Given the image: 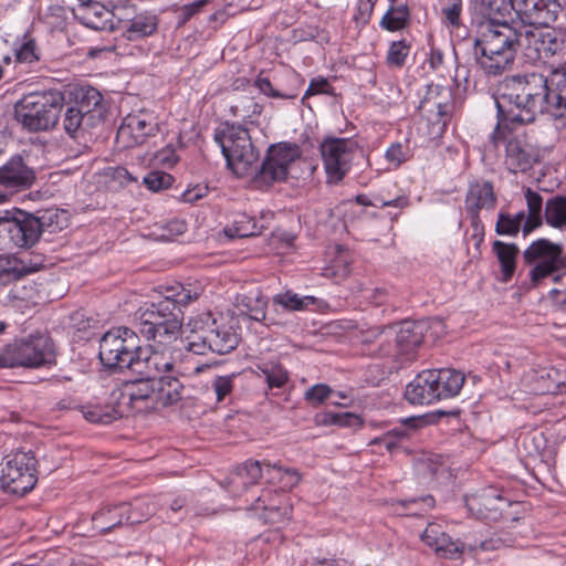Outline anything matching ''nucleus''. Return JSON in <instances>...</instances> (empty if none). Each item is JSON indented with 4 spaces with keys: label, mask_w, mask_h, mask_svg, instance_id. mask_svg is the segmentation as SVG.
I'll return each mask as SVG.
<instances>
[{
    "label": "nucleus",
    "mask_w": 566,
    "mask_h": 566,
    "mask_svg": "<svg viewBox=\"0 0 566 566\" xmlns=\"http://www.w3.org/2000/svg\"><path fill=\"white\" fill-rule=\"evenodd\" d=\"M497 124L492 139L496 143L504 130L533 123L539 114L566 111V63L551 65L548 74H527L506 80L495 98Z\"/></svg>",
    "instance_id": "obj_1"
},
{
    "label": "nucleus",
    "mask_w": 566,
    "mask_h": 566,
    "mask_svg": "<svg viewBox=\"0 0 566 566\" xmlns=\"http://www.w3.org/2000/svg\"><path fill=\"white\" fill-rule=\"evenodd\" d=\"M98 357L108 369H129L133 374L149 375L168 364L164 350L140 345V338L132 327H118L106 332L99 339Z\"/></svg>",
    "instance_id": "obj_2"
},
{
    "label": "nucleus",
    "mask_w": 566,
    "mask_h": 566,
    "mask_svg": "<svg viewBox=\"0 0 566 566\" xmlns=\"http://www.w3.org/2000/svg\"><path fill=\"white\" fill-rule=\"evenodd\" d=\"M480 24L475 41L481 51L480 64L489 74L504 71L514 60L517 49L522 50L521 27L496 20L493 15Z\"/></svg>",
    "instance_id": "obj_3"
},
{
    "label": "nucleus",
    "mask_w": 566,
    "mask_h": 566,
    "mask_svg": "<svg viewBox=\"0 0 566 566\" xmlns=\"http://www.w3.org/2000/svg\"><path fill=\"white\" fill-rule=\"evenodd\" d=\"M182 324L181 310L170 306L167 301L146 303L133 317V328L139 338L153 342L151 346L165 353H168L167 348L179 339Z\"/></svg>",
    "instance_id": "obj_4"
},
{
    "label": "nucleus",
    "mask_w": 566,
    "mask_h": 566,
    "mask_svg": "<svg viewBox=\"0 0 566 566\" xmlns=\"http://www.w3.org/2000/svg\"><path fill=\"white\" fill-rule=\"evenodd\" d=\"M57 214L52 211L31 213L18 208L0 210V250L31 249L44 231L50 229Z\"/></svg>",
    "instance_id": "obj_5"
},
{
    "label": "nucleus",
    "mask_w": 566,
    "mask_h": 566,
    "mask_svg": "<svg viewBox=\"0 0 566 566\" xmlns=\"http://www.w3.org/2000/svg\"><path fill=\"white\" fill-rule=\"evenodd\" d=\"M192 335L188 338L186 349L196 355H205L208 352L226 355L237 348L240 343V334L232 325L219 322L211 314H203L191 319Z\"/></svg>",
    "instance_id": "obj_6"
},
{
    "label": "nucleus",
    "mask_w": 566,
    "mask_h": 566,
    "mask_svg": "<svg viewBox=\"0 0 566 566\" xmlns=\"http://www.w3.org/2000/svg\"><path fill=\"white\" fill-rule=\"evenodd\" d=\"M63 104L60 91L30 93L14 104V118L29 132L49 130L59 123Z\"/></svg>",
    "instance_id": "obj_7"
},
{
    "label": "nucleus",
    "mask_w": 566,
    "mask_h": 566,
    "mask_svg": "<svg viewBox=\"0 0 566 566\" xmlns=\"http://www.w3.org/2000/svg\"><path fill=\"white\" fill-rule=\"evenodd\" d=\"M523 259L526 264L533 265L528 273V289L541 286L548 277L555 282H566V252L563 253L560 244L538 239L524 250Z\"/></svg>",
    "instance_id": "obj_8"
},
{
    "label": "nucleus",
    "mask_w": 566,
    "mask_h": 566,
    "mask_svg": "<svg viewBox=\"0 0 566 566\" xmlns=\"http://www.w3.org/2000/svg\"><path fill=\"white\" fill-rule=\"evenodd\" d=\"M54 364V344L45 334L17 339L0 350V368H41Z\"/></svg>",
    "instance_id": "obj_9"
},
{
    "label": "nucleus",
    "mask_w": 566,
    "mask_h": 566,
    "mask_svg": "<svg viewBox=\"0 0 566 566\" xmlns=\"http://www.w3.org/2000/svg\"><path fill=\"white\" fill-rule=\"evenodd\" d=\"M214 142L220 146L228 167L237 175L244 176L259 158L249 130L241 125H227L214 133Z\"/></svg>",
    "instance_id": "obj_10"
},
{
    "label": "nucleus",
    "mask_w": 566,
    "mask_h": 566,
    "mask_svg": "<svg viewBox=\"0 0 566 566\" xmlns=\"http://www.w3.org/2000/svg\"><path fill=\"white\" fill-rule=\"evenodd\" d=\"M36 463L32 451H18L7 455L1 463L2 489L17 495L29 493L38 482Z\"/></svg>",
    "instance_id": "obj_11"
},
{
    "label": "nucleus",
    "mask_w": 566,
    "mask_h": 566,
    "mask_svg": "<svg viewBox=\"0 0 566 566\" xmlns=\"http://www.w3.org/2000/svg\"><path fill=\"white\" fill-rule=\"evenodd\" d=\"M419 108L429 124L428 135L436 139L442 136L455 109L452 90L440 84L427 86Z\"/></svg>",
    "instance_id": "obj_12"
},
{
    "label": "nucleus",
    "mask_w": 566,
    "mask_h": 566,
    "mask_svg": "<svg viewBox=\"0 0 566 566\" xmlns=\"http://www.w3.org/2000/svg\"><path fill=\"white\" fill-rule=\"evenodd\" d=\"M301 149L295 143L282 142L269 147L266 156L255 175V182L271 186L287 178L292 164L301 157Z\"/></svg>",
    "instance_id": "obj_13"
},
{
    "label": "nucleus",
    "mask_w": 566,
    "mask_h": 566,
    "mask_svg": "<svg viewBox=\"0 0 566 566\" xmlns=\"http://www.w3.org/2000/svg\"><path fill=\"white\" fill-rule=\"evenodd\" d=\"M151 514V510L144 501L134 504L120 503L114 506H104L93 514V530L99 534H107L124 523L137 524Z\"/></svg>",
    "instance_id": "obj_14"
},
{
    "label": "nucleus",
    "mask_w": 566,
    "mask_h": 566,
    "mask_svg": "<svg viewBox=\"0 0 566 566\" xmlns=\"http://www.w3.org/2000/svg\"><path fill=\"white\" fill-rule=\"evenodd\" d=\"M357 144L350 138H326L321 153L328 182H338L350 169Z\"/></svg>",
    "instance_id": "obj_15"
},
{
    "label": "nucleus",
    "mask_w": 566,
    "mask_h": 566,
    "mask_svg": "<svg viewBox=\"0 0 566 566\" xmlns=\"http://www.w3.org/2000/svg\"><path fill=\"white\" fill-rule=\"evenodd\" d=\"M524 55L532 62L546 60L563 50L564 42L554 29L521 25Z\"/></svg>",
    "instance_id": "obj_16"
},
{
    "label": "nucleus",
    "mask_w": 566,
    "mask_h": 566,
    "mask_svg": "<svg viewBox=\"0 0 566 566\" xmlns=\"http://www.w3.org/2000/svg\"><path fill=\"white\" fill-rule=\"evenodd\" d=\"M164 358L167 359L168 364L165 366L158 367V370H154V373L149 375L136 374L138 377L136 379L126 381L124 385V389L120 394V398L123 403L129 406L132 409L142 410V407H138V402H145L146 408H154V379L155 376L160 374H165L171 371L175 367L174 358L169 353L164 352Z\"/></svg>",
    "instance_id": "obj_17"
},
{
    "label": "nucleus",
    "mask_w": 566,
    "mask_h": 566,
    "mask_svg": "<svg viewBox=\"0 0 566 566\" xmlns=\"http://www.w3.org/2000/svg\"><path fill=\"white\" fill-rule=\"evenodd\" d=\"M159 130L157 117L153 112L138 111L124 117L117 129L116 139L125 148L144 144L148 137L155 136Z\"/></svg>",
    "instance_id": "obj_18"
},
{
    "label": "nucleus",
    "mask_w": 566,
    "mask_h": 566,
    "mask_svg": "<svg viewBox=\"0 0 566 566\" xmlns=\"http://www.w3.org/2000/svg\"><path fill=\"white\" fill-rule=\"evenodd\" d=\"M424 327L423 323L412 321H403L395 326V353L391 356L397 364L396 368H401L416 359L417 348L423 339Z\"/></svg>",
    "instance_id": "obj_19"
},
{
    "label": "nucleus",
    "mask_w": 566,
    "mask_h": 566,
    "mask_svg": "<svg viewBox=\"0 0 566 566\" xmlns=\"http://www.w3.org/2000/svg\"><path fill=\"white\" fill-rule=\"evenodd\" d=\"M34 172L21 156H13L0 167V192L6 198L13 192L29 188L34 181Z\"/></svg>",
    "instance_id": "obj_20"
},
{
    "label": "nucleus",
    "mask_w": 566,
    "mask_h": 566,
    "mask_svg": "<svg viewBox=\"0 0 566 566\" xmlns=\"http://www.w3.org/2000/svg\"><path fill=\"white\" fill-rule=\"evenodd\" d=\"M563 9L566 10V0H532L518 17L523 25L548 27Z\"/></svg>",
    "instance_id": "obj_21"
},
{
    "label": "nucleus",
    "mask_w": 566,
    "mask_h": 566,
    "mask_svg": "<svg viewBox=\"0 0 566 566\" xmlns=\"http://www.w3.org/2000/svg\"><path fill=\"white\" fill-rule=\"evenodd\" d=\"M566 377L555 367H542L524 378L528 391L534 395H555L566 386Z\"/></svg>",
    "instance_id": "obj_22"
},
{
    "label": "nucleus",
    "mask_w": 566,
    "mask_h": 566,
    "mask_svg": "<svg viewBox=\"0 0 566 566\" xmlns=\"http://www.w3.org/2000/svg\"><path fill=\"white\" fill-rule=\"evenodd\" d=\"M421 541L443 558L457 559L464 551V544L453 541L437 523L428 524L421 534Z\"/></svg>",
    "instance_id": "obj_23"
},
{
    "label": "nucleus",
    "mask_w": 566,
    "mask_h": 566,
    "mask_svg": "<svg viewBox=\"0 0 566 566\" xmlns=\"http://www.w3.org/2000/svg\"><path fill=\"white\" fill-rule=\"evenodd\" d=\"M73 106L86 115V120H93L97 125L104 120L105 107L103 105V96L96 88L92 86H78L73 91Z\"/></svg>",
    "instance_id": "obj_24"
},
{
    "label": "nucleus",
    "mask_w": 566,
    "mask_h": 566,
    "mask_svg": "<svg viewBox=\"0 0 566 566\" xmlns=\"http://www.w3.org/2000/svg\"><path fill=\"white\" fill-rule=\"evenodd\" d=\"M14 67L18 72H41L45 62L41 59V51L34 39L24 36L22 42L14 46Z\"/></svg>",
    "instance_id": "obj_25"
},
{
    "label": "nucleus",
    "mask_w": 566,
    "mask_h": 566,
    "mask_svg": "<svg viewBox=\"0 0 566 566\" xmlns=\"http://www.w3.org/2000/svg\"><path fill=\"white\" fill-rule=\"evenodd\" d=\"M437 402L458 396L464 385L463 373L452 368L430 369Z\"/></svg>",
    "instance_id": "obj_26"
},
{
    "label": "nucleus",
    "mask_w": 566,
    "mask_h": 566,
    "mask_svg": "<svg viewBox=\"0 0 566 566\" xmlns=\"http://www.w3.org/2000/svg\"><path fill=\"white\" fill-rule=\"evenodd\" d=\"M46 258L41 253H30L20 258L7 259V266L0 269V277L20 280L45 266Z\"/></svg>",
    "instance_id": "obj_27"
},
{
    "label": "nucleus",
    "mask_w": 566,
    "mask_h": 566,
    "mask_svg": "<svg viewBox=\"0 0 566 566\" xmlns=\"http://www.w3.org/2000/svg\"><path fill=\"white\" fill-rule=\"evenodd\" d=\"M468 510L479 518H489L501 511L506 500L493 488L485 489L479 495H472L465 500Z\"/></svg>",
    "instance_id": "obj_28"
},
{
    "label": "nucleus",
    "mask_w": 566,
    "mask_h": 566,
    "mask_svg": "<svg viewBox=\"0 0 566 566\" xmlns=\"http://www.w3.org/2000/svg\"><path fill=\"white\" fill-rule=\"evenodd\" d=\"M431 370L420 371L407 386L405 398L412 405H431L437 402Z\"/></svg>",
    "instance_id": "obj_29"
},
{
    "label": "nucleus",
    "mask_w": 566,
    "mask_h": 566,
    "mask_svg": "<svg viewBox=\"0 0 566 566\" xmlns=\"http://www.w3.org/2000/svg\"><path fill=\"white\" fill-rule=\"evenodd\" d=\"M153 381L155 387L154 408L167 407L181 399L184 386L177 377L160 374L155 376Z\"/></svg>",
    "instance_id": "obj_30"
},
{
    "label": "nucleus",
    "mask_w": 566,
    "mask_h": 566,
    "mask_svg": "<svg viewBox=\"0 0 566 566\" xmlns=\"http://www.w3.org/2000/svg\"><path fill=\"white\" fill-rule=\"evenodd\" d=\"M496 205L493 185L489 181L471 182L465 198L468 212H479L482 209L491 210Z\"/></svg>",
    "instance_id": "obj_31"
},
{
    "label": "nucleus",
    "mask_w": 566,
    "mask_h": 566,
    "mask_svg": "<svg viewBox=\"0 0 566 566\" xmlns=\"http://www.w3.org/2000/svg\"><path fill=\"white\" fill-rule=\"evenodd\" d=\"M536 160L533 148L520 139H511L505 148V164L513 171H525Z\"/></svg>",
    "instance_id": "obj_32"
},
{
    "label": "nucleus",
    "mask_w": 566,
    "mask_h": 566,
    "mask_svg": "<svg viewBox=\"0 0 566 566\" xmlns=\"http://www.w3.org/2000/svg\"><path fill=\"white\" fill-rule=\"evenodd\" d=\"M262 476V468L259 461L249 460L238 467L228 478L227 488H231V492L239 494L248 486L258 483Z\"/></svg>",
    "instance_id": "obj_33"
},
{
    "label": "nucleus",
    "mask_w": 566,
    "mask_h": 566,
    "mask_svg": "<svg viewBox=\"0 0 566 566\" xmlns=\"http://www.w3.org/2000/svg\"><path fill=\"white\" fill-rule=\"evenodd\" d=\"M62 126L69 136L78 138L98 125L93 120L87 122L84 113L73 105H69L62 117Z\"/></svg>",
    "instance_id": "obj_34"
},
{
    "label": "nucleus",
    "mask_w": 566,
    "mask_h": 566,
    "mask_svg": "<svg viewBox=\"0 0 566 566\" xmlns=\"http://www.w3.org/2000/svg\"><path fill=\"white\" fill-rule=\"evenodd\" d=\"M163 298L160 301H167L170 306L180 308V306H187L191 302L196 301L199 295V289H192L191 284L184 285L181 283H175L171 285L161 286Z\"/></svg>",
    "instance_id": "obj_35"
},
{
    "label": "nucleus",
    "mask_w": 566,
    "mask_h": 566,
    "mask_svg": "<svg viewBox=\"0 0 566 566\" xmlns=\"http://www.w3.org/2000/svg\"><path fill=\"white\" fill-rule=\"evenodd\" d=\"M524 196L527 206V218L523 226V234L526 237L543 223V198L530 188L525 190Z\"/></svg>",
    "instance_id": "obj_36"
},
{
    "label": "nucleus",
    "mask_w": 566,
    "mask_h": 566,
    "mask_svg": "<svg viewBox=\"0 0 566 566\" xmlns=\"http://www.w3.org/2000/svg\"><path fill=\"white\" fill-rule=\"evenodd\" d=\"M532 0H480L478 3L486 15H499L504 18L515 11L517 15Z\"/></svg>",
    "instance_id": "obj_37"
},
{
    "label": "nucleus",
    "mask_w": 566,
    "mask_h": 566,
    "mask_svg": "<svg viewBox=\"0 0 566 566\" xmlns=\"http://www.w3.org/2000/svg\"><path fill=\"white\" fill-rule=\"evenodd\" d=\"M493 252L501 264L503 281H509L515 271L518 248L513 243L495 241L493 243Z\"/></svg>",
    "instance_id": "obj_38"
},
{
    "label": "nucleus",
    "mask_w": 566,
    "mask_h": 566,
    "mask_svg": "<svg viewBox=\"0 0 566 566\" xmlns=\"http://www.w3.org/2000/svg\"><path fill=\"white\" fill-rule=\"evenodd\" d=\"M545 221L548 226L564 230L566 228V197L555 196L545 203Z\"/></svg>",
    "instance_id": "obj_39"
},
{
    "label": "nucleus",
    "mask_w": 566,
    "mask_h": 566,
    "mask_svg": "<svg viewBox=\"0 0 566 566\" xmlns=\"http://www.w3.org/2000/svg\"><path fill=\"white\" fill-rule=\"evenodd\" d=\"M82 413L90 422L107 424L118 418H122L124 410L120 405L118 407L94 405L83 407Z\"/></svg>",
    "instance_id": "obj_40"
},
{
    "label": "nucleus",
    "mask_w": 566,
    "mask_h": 566,
    "mask_svg": "<svg viewBox=\"0 0 566 566\" xmlns=\"http://www.w3.org/2000/svg\"><path fill=\"white\" fill-rule=\"evenodd\" d=\"M157 30V18L154 14H138L134 17L127 29V38L132 41L153 34Z\"/></svg>",
    "instance_id": "obj_41"
},
{
    "label": "nucleus",
    "mask_w": 566,
    "mask_h": 566,
    "mask_svg": "<svg viewBox=\"0 0 566 566\" xmlns=\"http://www.w3.org/2000/svg\"><path fill=\"white\" fill-rule=\"evenodd\" d=\"M258 233L260 229L255 220L245 213L238 214L232 224L224 228V234L230 239L248 238Z\"/></svg>",
    "instance_id": "obj_42"
},
{
    "label": "nucleus",
    "mask_w": 566,
    "mask_h": 566,
    "mask_svg": "<svg viewBox=\"0 0 566 566\" xmlns=\"http://www.w3.org/2000/svg\"><path fill=\"white\" fill-rule=\"evenodd\" d=\"M273 305H277L283 307L286 311H303L307 308L310 305L316 303V298L314 296H298L296 293L292 291H286L284 293L275 294L272 298Z\"/></svg>",
    "instance_id": "obj_43"
},
{
    "label": "nucleus",
    "mask_w": 566,
    "mask_h": 566,
    "mask_svg": "<svg viewBox=\"0 0 566 566\" xmlns=\"http://www.w3.org/2000/svg\"><path fill=\"white\" fill-rule=\"evenodd\" d=\"M242 306L245 308L244 313L249 316V318L256 322H264L266 326H270L275 323V321L268 316L266 307L268 301L264 297H249L245 296L242 300Z\"/></svg>",
    "instance_id": "obj_44"
},
{
    "label": "nucleus",
    "mask_w": 566,
    "mask_h": 566,
    "mask_svg": "<svg viewBox=\"0 0 566 566\" xmlns=\"http://www.w3.org/2000/svg\"><path fill=\"white\" fill-rule=\"evenodd\" d=\"M269 389L283 388L289 381L287 370L280 364L265 363L260 366Z\"/></svg>",
    "instance_id": "obj_45"
},
{
    "label": "nucleus",
    "mask_w": 566,
    "mask_h": 566,
    "mask_svg": "<svg viewBox=\"0 0 566 566\" xmlns=\"http://www.w3.org/2000/svg\"><path fill=\"white\" fill-rule=\"evenodd\" d=\"M254 86L268 97L271 98H283L294 99L298 96V88H292L289 91H280L273 87L271 81L268 77H263L261 74L255 78Z\"/></svg>",
    "instance_id": "obj_46"
},
{
    "label": "nucleus",
    "mask_w": 566,
    "mask_h": 566,
    "mask_svg": "<svg viewBox=\"0 0 566 566\" xmlns=\"http://www.w3.org/2000/svg\"><path fill=\"white\" fill-rule=\"evenodd\" d=\"M263 111V106L251 97H242L237 105L231 106L234 116L242 118L244 122L253 123V116H259Z\"/></svg>",
    "instance_id": "obj_47"
},
{
    "label": "nucleus",
    "mask_w": 566,
    "mask_h": 566,
    "mask_svg": "<svg viewBox=\"0 0 566 566\" xmlns=\"http://www.w3.org/2000/svg\"><path fill=\"white\" fill-rule=\"evenodd\" d=\"M412 36L407 34L399 40L391 39V65L402 66L409 56Z\"/></svg>",
    "instance_id": "obj_48"
},
{
    "label": "nucleus",
    "mask_w": 566,
    "mask_h": 566,
    "mask_svg": "<svg viewBox=\"0 0 566 566\" xmlns=\"http://www.w3.org/2000/svg\"><path fill=\"white\" fill-rule=\"evenodd\" d=\"M213 0H195L190 3L177 7L175 13L177 17L178 25H184L192 18L200 14L203 9Z\"/></svg>",
    "instance_id": "obj_49"
},
{
    "label": "nucleus",
    "mask_w": 566,
    "mask_h": 566,
    "mask_svg": "<svg viewBox=\"0 0 566 566\" xmlns=\"http://www.w3.org/2000/svg\"><path fill=\"white\" fill-rule=\"evenodd\" d=\"M322 422L344 428H359L361 426L360 417L352 412H326L323 415Z\"/></svg>",
    "instance_id": "obj_50"
},
{
    "label": "nucleus",
    "mask_w": 566,
    "mask_h": 566,
    "mask_svg": "<svg viewBox=\"0 0 566 566\" xmlns=\"http://www.w3.org/2000/svg\"><path fill=\"white\" fill-rule=\"evenodd\" d=\"M174 182V177L165 171H150L144 177V184L151 191H160L169 188Z\"/></svg>",
    "instance_id": "obj_51"
},
{
    "label": "nucleus",
    "mask_w": 566,
    "mask_h": 566,
    "mask_svg": "<svg viewBox=\"0 0 566 566\" xmlns=\"http://www.w3.org/2000/svg\"><path fill=\"white\" fill-rule=\"evenodd\" d=\"M265 465L266 468H272L277 472L279 482L283 490H291L301 481V473L296 469H283L277 464L271 465L270 463H266Z\"/></svg>",
    "instance_id": "obj_52"
},
{
    "label": "nucleus",
    "mask_w": 566,
    "mask_h": 566,
    "mask_svg": "<svg viewBox=\"0 0 566 566\" xmlns=\"http://www.w3.org/2000/svg\"><path fill=\"white\" fill-rule=\"evenodd\" d=\"M443 415H444L443 411H438V412H430V413H424V415H420V416H412V417L400 419V423L405 429L417 430V429H420L426 426L434 423Z\"/></svg>",
    "instance_id": "obj_53"
},
{
    "label": "nucleus",
    "mask_w": 566,
    "mask_h": 566,
    "mask_svg": "<svg viewBox=\"0 0 566 566\" xmlns=\"http://www.w3.org/2000/svg\"><path fill=\"white\" fill-rule=\"evenodd\" d=\"M235 378L234 374L217 376L212 382L211 387L214 391L217 401H223L226 397L231 394L233 389V380Z\"/></svg>",
    "instance_id": "obj_54"
},
{
    "label": "nucleus",
    "mask_w": 566,
    "mask_h": 566,
    "mask_svg": "<svg viewBox=\"0 0 566 566\" xmlns=\"http://www.w3.org/2000/svg\"><path fill=\"white\" fill-rule=\"evenodd\" d=\"M521 230L517 222L511 218V214L500 213L495 226V231L500 235H516Z\"/></svg>",
    "instance_id": "obj_55"
},
{
    "label": "nucleus",
    "mask_w": 566,
    "mask_h": 566,
    "mask_svg": "<svg viewBox=\"0 0 566 566\" xmlns=\"http://www.w3.org/2000/svg\"><path fill=\"white\" fill-rule=\"evenodd\" d=\"M444 21L452 25H460V17L462 12V0H448L447 6L442 9Z\"/></svg>",
    "instance_id": "obj_56"
},
{
    "label": "nucleus",
    "mask_w": 566,
    "mask_h": 566,
    "mask_svg": "<svg viewBox=\"0 0 566 566\" xmlns=\"http://www.w3.org/2000/svg\"><path fill=\"white\" fill-rule=\"evenodd\" d=\"M410 13L406 4L391 6V32L403 29L409 22Z\"/></svg>",
    "instance_id": "obj_57"
},
{
    "label": "nucleus",
    "mask_w": 566,
    "mask_h": 566,
    "mask_svg": "<svg viewBox=\"0 0 566 566\" xmlns=\"http://www.w3.org/2000/svg\"><path fill=\"white\" fill-rule=\"evenodd\" d=\"M332 389L325 384H317L312 386L305 392V399L312 403H322L329 397Z\"/></svg>",
    "instance_id": "obj_58"
},
{
    "label": "nucleus",
    "mask_w": 566,
    "mask_h": 566,
    "mask_svg": "<svg viewBox=\"0 0 566 566\" xmlns=\"http://www.w3.org/2000/svg\"><path fill=\"white\" fill-rule=\"evenodd\" d=\"M270 495V492H264L261 496L256 500V506L255 509H263L265 511L270 512H279L282 511L283 518L291 520V513H292V506L290 504H285L284 506H277L274 503H268L266 499Z\"/></svg>",
    "instance_id": "obj_59"
},
{
    "label": "nucleus",
    "mask_w": 566,
    "mask_h": 566,
    "mask_svg": "<svg viewBox=\"0 0 566 566\" xmlns=\"http://www.w3.org/2000/svg\"><path fill=\"white\" fill-rule=\"evenodd\" d=\"M375 6V0H358L356 6V12L353 15L354 20L358 24H366L371 15Z\"/></svg>",
    "instance_id": "obj_60"
},
{
    "label": "nucleus",
    "mask_w": 566,
    "mask_h": 566,
    "mask_svg": "<svg viewBox=\"0 0 566 566\" xmlns=\"http://www.w3.org/2000/svg\"><path fill=\"white\" fill-rule=\"evenodd\" d=\"M332 86L326 78H313L305 92L304 97H308L316 94H331Z\"/></svg>",
    "instance_id": "obj_61"
},
{
    "label": "nucleus",
    "mask_w": 566,
    "mask_h": 566,
    "mask_svg": "<svg viewBox=\"0 0 566 566\" xmlns=\"http://www.w3.org/2000/svg\"><path fill=\"white\" fill-rule=\"evenodd\" d=\"M155 159L158 164L170 168L178 161L179 158L175 148L167 146L155 155Z\"/></svg>",
    "instance_id": "obj_62"
},
{
    "label": "nucleus",
    "mask_w": 566,
    "mask_h": 566,
    "mask_svg": "<svg viewBox=\"0 0 566 566\" xmlns=\"http://www.w3.org/2000/svg\"><path fill=\"white\" fill-rule=\"evenodd\" d=\"M187 230V224L185 221L174 219L167 222L165 233H163L160 237L164 240H170L174 237L180 235L185 233Z\"/></svg>",
    "instance_id": "obj_63"
},
{
    "label": "nucleus",
    "mask_w": 566,
    "mask_h": 566,
    "mask_svg": "<svg viewBox=\"0 0 566 566\" xmlns=\"http://www.w3.org/2000/svg\"><path fill=\"white\" fill-rule=\"evenodd\" d=\"M410 148L408 145L397 143L391 145V164L400 165L410 157Z\"/></svg>",
    "instance_id": "obj_64"
}]
</instances>
